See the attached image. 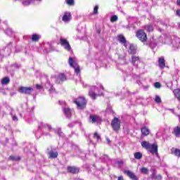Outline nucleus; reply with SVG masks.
Listing matches in <instances>:
<instances>
[{"instance_id":"a19ab883","label":"nucleus","mask_w":180,"mask_h":180,"mask_svg":"<svg viewBox=\"0 0 180 180\" xmlns=\"http://www.w3.org/2000/svg\"><path fill=\"white\" fill-rule=\"evenodd\" d=\"M117 180H124V179H123V176H118Z\"/></svg>"},{"instance_id":"37998d69","label":"nucleus","mask_w":180,"mask_h":180,"mask_svg":"<svg viewBox=\"0 0 180 180\" xmlns=\"http://www.w3.org/2000/svg\"><path fill=\"white\" fill-rule=\"evenodd\" d=\"M97 33H98V34H101V30H97Z\"/></svg>"},{"instance_id":"a878e982","label":"nucleus","mask_w":180,"mask_h":180,"mask_svg":"<svg viewBox=\"0 0 180 180\" xmlns=\"http://www.w3.org/2000/svg\"><path fill=\"white\" fill-rule=\"evenodd\" d=\"M39 40H40V36H39V34H32V41L37 42L39 41Z\"/></svg>"},{"instance_id":"39448f33","label":"nucleus","mask_w":180,"mask_h":180,"mask_svg":"<svg viewBox=\"0 0 180 180\" xmlns=\"http://www.w3.org/2000/svg\"><path fill=\"white\" fill-rule=\"evenodd\" d=\"M136 36L137 39H139V40H140V41L142 43H146V41L148 40L147 34L143 30H139L136 32Z\"/></svg>"},{"instance_id":"2f4dec72","label":"nucleus","mask_w":180,"mask_h":180,"mask_svg":"<svg viewBox=\"0 0 180 180\" xmlns=\"http://www.w3.org/2000/svg\"><path fill=\"white\" fill-rule=\"evenodd\" d=\"M155 102H156V103H161V97H160V96H156L155 98Z\"/></svg>"},{"instance_id":"c9c22d12","label":"nucleus","mask_w":180,"mask_h":180,"mask_svg":"<svg viewBox=\"0 0 180 180\" xmlns=\"http://www.w3.org/2000/svg\"><path fill=\"white\" fill-rule=\"evenodd\" d=\"M156 180H162V176L161 174H158V176H155Z\"/></svg>"},{"instance_id":"f8f14e48","label":"nucleus","mask_w":180,"mask_h":180,"mask_svg":"<svg viewBox=\"0 0 180 180\" xmlns=\"http://www.w3.org/2000/svg\"><path fill=\"white\" fill-rule=\"evenodd\" d=\"M71 13L65 12L62 18L63 22H70L71 20Z\"/></svg>"},{"instance_id":"4be33fe9","label":"nucleus","mask_w":180,"mask_h":180,"mask_svg":"<svg viewBox=\"0 0 180 180\" xmlns=\"http://www.w3.org/2000/svg\"><path fill=\"white\" fill-rule=\"evenodd\" d=\"M63 113L67 116V117H71V109L70 108H63Z\"/></svg>"},{"instance_id":"dca6fc26","label":"nucleus","mask_w":180,"mask_h":180,"mask_svg":"<svg viewBox=\"0 0 180 180\" xmlns=\"http://www.w3.org/2000/svg\"><path fill=\"white\" fill-rule=\"evenodd\" d=\"M143 29L148 32V33H151L154 32V26L153 25L149 24L143 26Z\"/></svg>"},{"instance_id":"bb28decb","label":"nucleus","mask_w":180,"mask_h":180,"mask_svg":"<svg viewBox=\"0 0 180 180\" xmlns=\"http://www.w3.org/2000/svg\"><path fill=\"white\" fill-rule=\"evenodd\" d=\"M9 160H11V161H20V160H22V158H20V156H10L8 158Z\"/></svg>"},{"instance_id":"79ce46f5","label":"nucleus","mask_w":180,"mask_h":180,"mask_svg":"<svg viewBox=\"0 0 180 180\" xmlns=\"http://www.w3.org/2000/svg\"><path fill=\"white\" fill-rule=\"evenodd\" d=\"M13 120H18V117L17 116H13Z\"/></svg>"},{"instance_id":"aec40b11","label":"nucleus","mask_w":180,"mask_h":180,"mask_svg":"<svg viewBox=\"0 0 180 180\" xmlns=\"http://www.w3.org/2000/svg\"><path fill=\"white\" fill-rule=\"evenodd\" d=\"M137 61H140V56L133 55L131 59V63L132 65H136V63H137Z\"/></svg>"},{"instance_id":"f257e3e1","label":"nucleus","mask_w":180,"mask_h":180,"mask_svg":"<svg viewBox=\"0 0 180 180\" xmlns=\"http://www.w3.org/2000/svg\"><path fill=\"white\" fill-rule=\"evenodd\" d=\"M141 146L147 150V151H149L150 154H153V155L158 154V144L157 143L151 144L148 141H143L141 142Z\"/></svg>"},{"instance_id":"b1692460","label":"nucleus","mask_w":180,"mask_h":180,"mask_svg":"<svg viewBox=\"0 0 180 180\" xmlns=\"http://www.w3.org/2000/svg\"><path fill=\"white\" fill-rule=\"evenodd\" d=\"M11 82V79L8 77H6L1 79L2 85H8Z\"/></svg>"},{"instance_id":"473e14b6","label":"nucleus","mask_w":180,"mask_h":180,"mask_svg":"<svg viewBox=\"0 0 180 180\" xmlns=\"http://www.w3.org/2000/svg\"><path fill=\"white\" fill-rule=\"evenodd\" d=\"M117 15H112L110 18V22H117Z\"/></svg>"},{"instance_id":"c756f323","label":"nucleus","mask_w":180,"mask_h":180,"mask_svg":"<svg viewBox=\"0 0 180 180\" xmlns=\"http://www.w3.org/2000/svg\"><path fill=\"white\" fill-rule=\"evenodd\" d=\"M99 9V6L96 5L94 8L93 15H98V10Z\"/></svg>"},{"instance_id":"ddd939ff","label":"nucleus","mask_w":180,"mask_h":180,"mask_svg":"<svg viewBox=\"0 0 180 180\" xmlns=\"http://www.w3.org/2000/svg\"><path fill=\"white\" fill-rule=\"evenodd\" d=\"M89 96H90V98H91V99H96V96H104L105 95L103 94V93H102L101 94H96L94 91L90 90L89 91L88 94Z\"/></svg>"},{"instance_id":"5701e85b","label":"nucleus","mask_w":180,"mask_h":180,"mask_svg":"<svg viewBox=\"0 0 180 180\" xmlns=\"http://www.w3.org/2000/svg\"><path fill=\"white\" fill-rule=\"evenodd\" d=\"M49 158L51 159H54V158H57V157H58V152H53V151H51L49 153Z\"/></svg>"},{"instance_id":"7ed1b4c3","label":"nucleus","mask_w":180,"mask_h":180,"mask_svg":"<svg viewBox=\"0 0 180 180\" xmlns=\"http://www.w3.org/2000/svg\"><path fill=\"white\" fill-rule=\"evenodd\" d=\"M122 126V121L119 118L115 117L111 121V127L115 133H118Z\"/></svg>"},{"instance_id":"20e7f679","label":"nucleus","mask_w":180,"mask_h":180,"mask_svg":"<svg viewBox=\"0 0 180 180\" xmlns=\"http://www.w3.org/2000/svg\"><path fill=\"white\" fill-rule=\"evenodd\" d=\"M34 91V89L32 86H22L18 88V92L24 95H29V96L32 95Z\"/></svg>"},{"instance_id":"f3484780","label":"nucleus","mask_w":180,"mask_h":180,"mask_svg":"<svg viewBox=\"0 0 180 180\" xmlns=\"http://www.w3.org/2000/svg\"><path fill=\"white\" fill-rule=\"evenodd\" d=\"M117 40L121 43V44H126L127 43V41L126 40V38L124 37L123 34H118L117 35Z\"/></svg>"},{"instance_id":"cd10ccee","label":"nucleus","mask_w":180,"mask_h":180,"mask_svg":"<svg viewBox=\"0 0 180 180\" xmlns=\"http://www.w3.org/2000/svg\"><path fill=\"white\" fill-rule=\"evenodd\" d=\"M67 5H69V6H74L75 4L74 0H66Z\"/></svg>"},{"instance_id":"9b49d317","label":"nucleus","mask_w":180,"mask_h":180,"mask_svg":"<svg viewBox=\"0 0 180 180\" xmlns=\"http://www.w3.org/2000/svg\"><path fill=\"white\" fill-rule=\"evenodd\" d=\"M89 119L91 123H98V122L101 120V117H99V115H91Z\"/></svg>"},{"instance_id":"72a5a7b5","label":"nucleus","mask_w":180,"mask_h":180,"mask_svg":"<svg viewBox=\"0 0 180 180\" xmlns=\"http://www.w3.org/2000/svg\"><path fill=\"white\" fill-rule=\"evenodd\" d=\"M94 138L97 139V140H101V136L99 135V134H98V132L94 133Z\"/></svg>"},{"instance_id":"9d476101","label":"nucleus","mask_w":180,"mask_h":180,"mask_svg":"<svg viewBox=\"0 0 180 180\" xmlns=\"http://www.w3.org/2000/svg\"><path fill=\"white\" fill-rule=\"evenodd\" d=\"M124 174H126V175H127V176H129L131 180H139V177H137V176L130 170H125Z\"/></svg>"},{"instance_id":"e433bc0d","label":"nucleus","mask_w":180,"mask_h":180,"mask_svg":"<svg viewBox=\"0 0 180 180\" xmlns=\"http://www.w3.org/2000/svg\"><path fill=\"white\" fill-rule=\"evenodd\" d=\"M36 88H37V89H43V86H41L39 84H36Z\"/></svg>"},{"instance_id":"6ab92c4d","label":"nucleus","mask_w":180,"mask_h":180,"mask_svg":"<svg viewBox=\"0 0 180 180\" xmlns=\"http://www.w3.org/2000/svg\"><path fill=\"white\" fill-rule=\"evenodd\" d=\"M172 134L175 136V137H179L180 136V126L175 127L173 129Z\"/></svg>"},{"instance_id":"4468645a","label":"nucleus","mask_w":180,"mask_h":180,"mask_svg":"<svg viewBox=\"0 0 180 180\" xmlns=\"http://www.w3.org/2000/svg\"><path fill=\"white\" fill-rule=\"evenodd\" d=\"M158 66L160 68H162V70H164L165 68V59L164 57H160L158 58Z\"/></svg>"},{"instance_id":"7c9ffc66","label":"nucleus","mask_w":180,"mask_h":180,"mask_svg":"<svg viewBox=\"0 0 180 180\" xmlns=\"http://www.w3.org/2000/svg\"><path fill=\"white\" fill-rule=\"evenodd\" d=\"M174 155H176V157L180 158V149L175 148L174 151Z\"/></svg>"},{"instance_id":"393cba45","label":"nucleus","mask_w":180,"mask_h":180,"mask_svg":"<svg viewBox=\"0 0 180 180\" xmlns=\"http://www.w3.org/2000/svg\"><path fill=\"white\" fill-rule=\"evenodd\" d=\"M135 160H141L143 158V153L140 152H136L134 154Z\"/></svg>"},{"instance_id":"c85d7f7f","label":"nucleus","mask_w":180,"mask_h":180,"mask_svg":"<svg viewBox=\"0 0 180 180\" xmlns=\"http://www.w3.org/2000/svg\"><path fill=\"white\" fill-rule=\"evenodd\" d=\"M141 174H148V169L147 167H142L141 169Z\"/></svg>"},{"instance_id":"423d86ee","label":"nucleus","mask_w":180,"mask_h":180,"mask_svg":"<svg viewBox=\"0 0 180 180\" xmlns=\"http://www.w3.org/2000/svg\"><path fill=\"white\" fill-rule=\"evenodd\" d=\"M60 44L62 47H64L65 50L67 51H71V45H70V42L67 39L60 38Z\"/></svg>"},{"instance_id":"f03ea898","label":"nucleus","mask_w":180,"mask_h":180,"mask_svg":"<svg viewBox=\"0 0 180 180\" xmlns=\"http://www.w3.org/2000/svg\"><path fill=\"white\" fill-rule=\"evenodd\" d=\"M73 103L77 106V109H85L86 108V103L88 101L85 97L79 96L73 101Z\"/></svg>"},{"instance_id":"ea45409f","label":"nucleus","mask_w":180,"mask_h":180,"mask_svg":"<svg viewBox=\"0 0 180 180\" xmlns=\"http://www.w3.org/2000/svg\"><path fill=\"white\" fill-rule=\"evenodd\" d=\"M176 13L177 16H179V18H180V10H176Z\"/></svg>"},{"instance_id":"412c9836","label":"nucleus","mask_w":180,"mask_h":180,"mask_svg":"<svg viewBox=\"0 0 180 180\" xmlns=\"http://www.w3.org/2000/svg\"><path fill=\"white\" fill-rule=\"evenodd\" d=\"M173 94H174L175 98H176L177 101H179V102H180V89H174L173 91Z\"/></svg>"},{"instance_id":"1a4fd4ad","label":"nucleus","mask_w":180,"mask_h":180,"mask_svg":"<svg viewBox=\"0 0 180 180\" xmlns=\"http://www.w3.org/2000/svg\"><path fill=\"white\" fill-rule=\"evenodd\" d=\"M67 172L69 174H79V167H77L75 166H68L67 167Z\"/></svg>"},{"instance_id":"a211bd4d","label":"nucleus","mask_w":180,"mask_h":180,"mask_svg":"<svg viewBox=\"0 0 180 180\" xmlns=\"http://www.w3.org/2000/svg\"><path fill=\"white\" fill-rule=\"evenodd\" d=\"M141 131L142 134V136H148V134H150V129H148V127L144 126L141 129Z\"/></svg>"},{"instance_id":"6e6552de","label":"nucleus","mask_w":180,"mask_h":180,"mask_svg":"<svg viewBox=\"0 0 180 180\" xmlns=\"http://www.w3.org/2000/svg\"><path fill=\"white\" fill-rule=\"evenodd\" d=\"M67 81V76L64 73H59L56 77V84H63V82Z\"/></svg>"},{"instance_id":"4c0bfd02","label":"nucleus","mask_w":180,"mask_h":180,"mask_svg":"<svg viewBox=\"0 0 180 180\" xmlns=\"http://www.w3.org/2000/svg\"><path fill=\"white\" fill-rule=\"evenodd\" d=\"M23 5H25V6L27 5H30V1H25L22 2Z\"/></svg>"},{"instance_id":"f704fd0d","label":"nucleus","mask_w":180,"mask_h":180,"mask_svg":"<svg viewBox=\"0 0 180 180\" xmlns=\"http://www.w3.org/2000/svg\"><path fill=\"white\" fill-rule=\"evenodd\" d=\"M154 86L155 88H161V84L160 82H155Z\"/></svg>"},{"instance_id":"58836bf2","label":"nucleus","mask_w":180,"mask_h":180,"mask_svg":"<svg viewBox=\"0 0 180 180\" xmlns=\"http://www.w3.org/2000/svg\"><path fill=\"white\" fill-rule=\"evenodd\" d=\"M155 173H153L152 174H151V179H155Z\"/></svg>"},{"instance_id":"2eb2a0df","label":"nucleus","mask_w":180,"mask_h":180,"mask_svg":"<svg viewBox=\"0 0 180 180\" xmlns=\"http://www.w3.org/2000/svg\"><path fill=\"white\" fill-rule=\"evenodd\" d=\"M129 54H131V56H134L135 54H137V49H136V46H134V45L131 44L129 46Z\"/></svg>"},{"instance_id":"0eeeda50","label":"nucleus","mask_w":180,"mask_h":180,"mask_svg":"<svg viewBox=\"0 0 180 180\" xmlns=\"http://www.w3.org/2000/svg\"><path fill=\"white\" fill-rule=\"evenodd\" d=\"M68 63L70 65V67H72V68H75V72L76 74H79L81 72V68L79 67V65H77V67L74 65V64H75V60H74V58H69Z\"/></svg>"}]
</instances>
